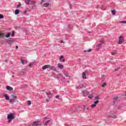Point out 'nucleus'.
I'll use <instances>...</instances> for the list:
<instances>
[{"mask_svg": "<svg viewBox=\"0 0 126 126\" xmlns=\"http://www.w3.org/2000/svg\"><path fill=\"white\" fill-rule=\"evenodd\" d=\"M61 43H64V42H63V41L62 40V41H61Z\"/></svg>", "mask_w": 126, "mask_h": 126, "instance_id": "obj_53", "label": "nucleus"}, {"mask_svg": "<svg viewBox=\"0 0 126 126\" xmlns=\"http://www.w3.org/2000/svg\"><path fill=\"white\" fill-rule=\"evenodd\" d=\"M20 6H21V3L19 2V4L17 5V7H20Z\"/></svg>", "mask_w": 126, "mask_h": 126, "instance_id": "obj_34", "label": "nucleus"}, {"mask_svg": "<svg viewBox=\"0 0 126 126\" xmlns=\"http://www.w3.org/2000/svg\"><path fill=\"white\" fill-rule=\"evenodd\" d=\"M9 101L10 103H14V102H15V99H14L13 98H11L9 99Z\"/></svg>", "mask_w": 126, "mask_h": 126, "instance_id": "obj_24", "label": "nucleus"}, {"mask_svg": "<svg viewBox=\"0 0 126 126\" xmlns=\"http://www.w3.org/2000/svg\"><path fill=\"white\" fill-rule=\"evenodd\" d=\"M97 47V49H101L102 48V45L101 44H98Z\"/></svg>", "mask_w": 126, "mask_h": 126, "instance_id": "obj_29", "label": "nucleus"}, {"mask_svg": "<svg viewBox=\"0 0 126 126\" xmlns=\"http://www.w3.org/2000/svg\"><path fill=\"white\" fill-rule=\"evenodd\" d=\"M28 105H31V101L28 100Z\"/></svg>", "mask_w": 126, "mask_h": 126, "instance_id": "obj_39", "label": "nucleus"}, {"mask_svg": "<svg viewBox=\"0 0 126 126\" xmlns=\"http://www.w3.org/2000/svg\"><path fill=\"white\" fill-rule=\"evenodd\" d=\"M49 4H50L49 3H45L43 4V6L44 7H47V6H49Z\"/></svg>", "mask_w": 126, "mask_h": 126, "instance_id": "obj_26", "label": "nucleus"}, {"mask_svg": "<svg viewBox=\"0 0 126 126\" xmlns=\"http://www.w3.org/2000/svg\"><path fill=\"white\" fill-rule=\"evenodd\" d=\"M100 43H101V44H104V43H105V40H104V39L101 38L100 41H99Z\"/></svg>", "mask_w": 126, "mask_h": 126, "instance_id": "obj_27", "label": "nucleus"}, {"mask_svg": "<svg viewBox=\"0 0 126 126\" xmlns=\"http://www.w3.org/2000/svg\"><path fill=\"white\" fill-rule=\"evenodd\" d=\"M56 98H57V99H59V98H60V95H56Z\"/></svg>", "mask_w": 126, "mask_h": 126, "instance_id": "obj_45", "label": "nucleus"}, {"mask_svg": "<svg viewBox=\"0 0 126 126\" xmlns=\"http://www.w3.org/2000/svg\"><path fill=\"white\" fill-rule=\"evenodd\" d=\"M120 23H123L124 24L126 23V21H120Z\"/></svg>", "mask_w": 126, "mask_h": 126, "instance_id": "obj_37", "label": "nucleus"}, {"mask_svg": "<svg viewBox=\"0 0 126 126\" xmlns=\"http://www.w3.org/2000/svg\"><path fill=\"white\" fill-rule=\"evenodd\" d=\"M119 69H120V67L118 68L117 69H116L115 71H118L119 70Z\"/></svg>", "mask_w": 126, "mask_h": 126, "instance_id": "obj_46", "label": "nucleus"}, {"mask_svg": "<svg viewBox=\"0 0 126 126\" xmlns=\"http://www.w3.org/2000/svg\"><path fill=\"white\" fill-rule=\"evenodd\" d=\"M16 49H18V46H16Z\"/></svg>", "mask_w": 126, "mask_h": 126, "instance_id": "obj_52", "label": "nucleus"}, {"mask_svg": "<svg viewBox=\"0 0 126 126\" xmlns=\"http://www.w3.org/2000/svg\"><path fill=\"white\" fill-rule=\"evenodd\" d=\"M46 94L48 96V98H52V97L53 96V94H52V93L51 92H46Z\"/></svg>", "mask_w": 126, "mask_h": 126, "instance_id": "obj_6", "label": "nucleus"}, {"mask_svg": "<svg viewBox=\"0 0 126 126\" xmlns=\"http://www.w3.org/2000/svg\"><path fill=\"white\" fill-rule=\"evenodd\" d=\"M119 99V96H114L113 98V103L115 104V103L117 101H118V99Z\"/></svg>", "mask_w": 126, "mask_h": 126, "instance_id": "obj_16", "label": "nucleus"}, {"mask_svg": "<svg viewBox=\"0 0 126 126\" xmlns=\"http://www.w3.org/2000/svg\"><path fill=\"white\" fill-rule=\"evenodd\" d=\"M31 9H34V7L33 6H32V7H31Z\"/></svg>", "mask_w": 126, "mask_h": 126, "instance_id": "obj_47", "label": "nucleus"}, {"mask_svg": "<svg viewBox=\"0 0 126 126\" xmlns=\"http://www.w3.org/2000/svg\"><path fill=\"white\" fill-rule=\"evenodd\" d=\"M30 3H31V4L32 5H34V4H35L36 2H35V1H34L33 0H32L30 1Z\"/></svg>", "mask_w": 126, "mask_h": 126, "instance_id": "obj_19", "label": "nucleus"}, {"mask_svg": "<svg viewBox=\"0 0 126 126\" xmlns=\"http://www.w3.org/2000/svg\"><path fill=\"white\" fill-rule=\"evenodd\" d=\"M87 109L88 110V108H87Z\"/></svg>", "mask_w": 126, "mask_h": 126, "instance_id": "obj_57", "label": "nucleus"}, {"mask_svg": "<svg viewBox=\"0 0 126 126\" xmlns=\"http://www.w3.org/2000/svg\"><path fill=\"white\" fill-rule=\"evenodd\" d=\"M21 63L22 64H25V63H27V61L23 60H21Z\"/></svg>", "mask_w": 126, "mask_h": 126, "instance_id": "obj_23", "label": "nucleus"}, {"mask_svg": "<svg viewBox=\"0 0 126 126\" xmlns=\"http://www.w3.org/2000/svg\"><path fill=\"white\" fill-rule=\"evenodd\" d=\"M117 54V51L116 50H114L113 52L111 53L112 56H115Z\"/></svg>", "mask_w": 126, "mask_h": 126, "instance_id": "obj_28", "label": "nucleus"}, {"mask_svg": "<svg viewBox=\"0 0 126 126\" xmlns=\"http://www.w3.org/2000/svg\"><path fill=\"white\" fill-rule=\"evenodd\" d=\"M49 68L50 69H52L53 71H57V69L54 66H51L49 65Z\"/></svg>", "mask_w": 126, "mask_h": 126, "instance_id": "obj_11", "label": "nucleus"}, {"mask_svg": "<svg viewBox=\"0 0 126 126\" xmlns=\"http://www.w3.org/2000/svg\"><path fill=\"white\" fill-rule=\"evenodd\" d=\"M11 96L12 98H14V99H16V98H17V96L16 95H14V94H11Z\"/></svg>", "mask_w": 126, "mask_h": 126, "instance_id": "obj_31", "label": "nucleus"}, {"mask_svg": "<svg viewBox=\"0 0 126 126\" xmlns=\"http://www.w3.org/2000/svg\"><path fill=\"white\" fill-rule=\"evenodd\" d=\"M7 43L8 44H12V43H13V39L12 38H9L7 40Z\"/></svg>", "mask_w": 126, "mask_h": 126, "instance_id": "obj_9", "label": "nucleus"}, {"mask_svg": "<svg viewBox=\"0 0 126 126\" xmlns=\"http://www.w3.org/2000/svg\"><path fill=\"white\" fill-rule=\"evenodd\" d=\"M84 86H83V84L80 85L79 86H76V89H82V88H84Z\"/></svg>", "mask_w": 126, "mask_h": 126, "instance_id": "obj_10", "label": "nucleus"}, {"mask_svg": "<svg viewBox=\"0 0 126 126\" xmlns=\"http://www.w3.org/2000/svg\"><path fill=\"white\" fill-rule=\"evenodd\" d=\"M63 74L65 75V76L66 77V78L64 77V78L65 79H68V78H69V77L68 76V73H67V72L65 71L63 72Z\"/></svg>", "mask_w": 126, "mask_h": 126, "instance_id": "obj_7", "label": "nucleus"}, {"mask_svg": "<svg viewBox=\"0 0 126 126\" xmlns=\"http://www.w3.org/2000/svg\"><path fill=\"white\" fill-rule=\"evenodd\" d=\"M14 119H15V116H14V114L10 113L9 114H8L7 119L8 120V123L9 124H10V123H11V121H12V120H14Z\"/></svg>", "mask_w": 126, "mask_h": 126, "instance_id": "obj_1", "label": "nucleus"}, {"mask_svg": "<svg viewBox=\"0 0 126 126\" xmlns=\"http://www.w3.org/2000/svg\"><path fill=\"white\" fill-rule=\"evenodd\" d=\"M82 77L83 79H86V73L85 72H83Z\"/></svg>", "mask_w": 126, "mask_h": 126, "instance_id": "obj_15", "label": "nucleus"}, {"mask_svg": "<svg viewBox=\"0 0 126 126\" xmlns=\"http://www.w3.org/2000/svg\"><path fill=\"white\" fill-rule=\"evenodd\" d=\"M95 100H99L100 99V98L99 97V96H96L95 97Z\"/></svg>", "mask_w": 126, "mask_h": 126, "instance_id": "obj_35", "label": "nucleus"}, {"mask_svg": "<svg viewBox=\"0 0 126 126\" xmlns=\"http://www.w3.org/2000/svg\"><path fill=\"white\" fill-rule=\"evenodd\" d=\"M33 126H42V124L39 121H34L32 124Z\"/></svg>", "mask_w": 126, "mask_h": 126, "instance_id": "obj_3", "label": "nucleus"}, {"mask_svg": "<svg viewBox=\"0 0 126 126\" xmlns=\"http://www.w3.org/2000/svg\"><path fill=\"white\" fill-rule=\"evenodd\" d=\"M63 56H61L60 57V61H61V60H63Z\"/></svg>", "mask_w": 126, "mask_h": 126, "instance_id": "obj_42", "label": "nucleus"}, {"mask_svg": "<svg viewBox=\"0 0 126 126\" xmlns=\"http://www.w3.org/2000/svg\"><path fill=\"white\" fill-rule=\"evenodd\" d=\"M3 97H5V99L9 101L10 99H9V96L6 95V94H3Z\"/></svg>", "mask_w": 126, "mask_h": 126, "instance_id": "obj_17", "label": "nucleus"}, {"mask_svg": "<svg viewBox=\"0 0 126 126\" xmlns=\"http://www.w3.org/2000/svg\"><path fill=\"white\" fill-rule=\"evenodd\" d=\"M99 103V101L96 100L94 102V104L92 105V108H95L96 107V105Z\"/></svg>", "mask_w": 126, "mask_h": 126, "instance_id": "obj_12", "label": "nucleus"}, {"mask_svg": "<svg viewBox=\"0 0 126 126\" xmlns=\"http://www.w3.org/2000/svg\"><path fill=\"white\" fill-rule=\"evenodd\" d=\"M58 67L60 69H63V65L60 63L58 64Z\"/></svg>", "mask_w": 126, "mask_h": 126, "instance_id": "obj_13", "label": "nucleus"}, {"mask_svg": "<svg viewBox=\"0 0 126 126\" xmlns=\"http://www.w3.org/2000/svg\"><path fill=\"white\" fill-rule=\"evenodd\" d=\"M6 89L7 90H8V91H12L13 90V88H12L9 86H7L6 87Z\"/></svg>", "mask_w": 126, "mask_h": 126, "instance_id": "obj_8", "label": "nucleus"}, {"mask_svg": "<svg viewBox=\"0 0 126 126\" xmlns=\"http://www.w3.org/2000/svg\"><path fill=\"white\" fill-rule=\"evenodd\" d=\"M33 65H35V63L34 62H32V63H30L29 66L31 67V66H33Z\"/></svg>", "mask_w": 126, "mask_h": 126, "instance_id": "obj_21", "label": "nucleus"}, {"mask_svg": "<svg viewBox=\"0 0 126 126\" xmlns=\"http://www.w3.org/2000/svg\"><path fill=\"white\" fill-rule=\"evenodd\" d=\"M60 61H61V62H62L63 63H64V59H63L61 60Z\"/></svg>", "mask_w": 126, "mask_h": 126, "instance_id": "obj_43", "label": "nucleus"}, {"mask_svg": "<svg viewBox=\"0 0 126 126\" xmlns=\"http://www.w3.org/2000/svg\"><path fill=\"white\" fill-rule=\"evenodd\" d=\"M124 43V37L120 36L119 39L118 44H123Z\"/></svg>", "mask_w": 126, "mask_h": 126, "instance_id": "obj_4", "label": "nucleus"}, {"mask_svg": "<svg viewBox=\"0 0 126 126\" xmlns=\"http://www.w3.org/2000/svg\"><path fill=\"white\" fill-rule=\"evenodd\" d=\"M58 77H63V74L62 73H59L58 76H57Z\"/></svg>", "mask_w": 126, "mask_h": 126, "instance_id": "obj_32", "label": "nucleus"}, {"mask_svg": "<svg viewBox=\"0 0 126 126\" xmlns=\"http://www.w3.org/2000/svg\"><path fill=\"white\" fill-rule=\"evenodd\" d=\"M11 36L12 37H13V36H14V32H12V33H11Z\"/></svg>", "mask_w": 126, "mask_h": 126, "instance_id": "obj_40", "label": "nucleus"}, {"mask_svg": "<svg viewBox=\"0 0 126 126\" xmlns=\"http://www.w3.org/2000/svg\"><path fill=\"white\" fill-rule=\"evenodd\" d=\"M6 63H7V62L6 61H5Z\"/></svg>", "mask_w": 126, "mask_h": 126, "instance_id": "obj_56", "label": "nucleus"}, {"mask_svg": "<svg viewBox=\"0 0 126 126\" xmlns=\"http://www.w3.org/2000/svg\"><path fill=\"white\" fill-rule=\"evenodd\" d=\"M107 85V84L106 83H104L102 85V87H105Z\"/></svg>", "mask_w": 126, "mask_h": 126, "instance_id": "obj_38", "label": "nucleus"}, {"mask_svg": "<svg viewBox=\"0 0 126 126\" xmlns=\"http://www.w3.org/2000/svg\"><path fill=\"white\" fill-rule=\"evenodd\" d=\"M92 49H90L88 50H84V53H87V52L88 53H90V52H92Z\"/></svg>", "mask_w": 126, "mask_h": 126, "instance_id": "obj_25", "label": "nucleus"}, {"mask_svg": "<svg viewBox=\"0 0 126 126\" xmlns=\"http://www.w3.org/2000/svg\"><path fill=\"white\" fill-rule=\"evenodd\" d=\"M70 26L69 25V26H68V27H69Z\"/></svg>", "mask_w": 126, "mask_h": 126, "instance_id": "obj_55", "label": "nucleus"}, {"mask_svg": "<svg viewBox=\"0 0 126 126\" xmlns=\"http://www.w3.org/2000/svg\"><path fill=\"white\" fill-rule=\"evenodd\" d=\"M50 122H51V120H47L45 122L44 125H45V126H47V125H48V124H49V123H50Z\"/></svg>", "mask_w": 126, "mask_h": 126, "instance_id": "obj_20", "label": "nucleus"}, {"mask_svg": "<svg viewBox=\"0 0 126 126\" xmlns=\"http://www.w3.org/2000/svg\"><path fill=\"white\" fill-rule=\"evenodd\" d=\"M15 14L16 15H17V14H19V9H16L15 11Z\"/></svg>", "mask_w": 126, "mask_h": 126, "instance_id": "obj_22", "label": "nucleus"}, {"mask_svg": "<svg viewBox=\"0 0 126 126\" xmlns=\"http://www.w3.org/2000/svg\"><path fill=\"white\" fill-rule=\"evenodd\" d=\"M2 18H3V15L0 14V19H2Z\"/></svg>", "mask_w": 126, "mask_h": 126, "instance_id": "obj_36", "label": "nucleus"}, {"mask_svg": "<svg viewBox=\"0 0 126 126\" xmlns=\"http://www.w3.org/2000/svg\"><path fill=\"white\" fill-rule=\"evenodd\" d=\"M69 6H70V8H71V4H69Z\"/></svg>", "mask_w": 126, "mask_h": 126, "instance_id": "obj_51", "label": "nucleus"}, {"mask_svg": "<svg viewBox=\"0 0 126 126\" xmlns=\"http://www.w3.org/2000/svg\"><path fill=\"white\" fill-rule=\"evenodd\" d=\"M12 77H13V78L14 77V75H13V76H12Z\"/></svg>", "mask_w": 126, "mask_h": 126, "instance_id": "obj_54", "label": "nucleus"}, {"mask_svg": "<svg viewBox=\"0 0 126 126\" xmlns=\"http://www.w3.org/2000/svg\"><path fill=\"white\" fill-rule=\"evenodd\" d=\"M76 111H77V109H76L73 110V112H76Z\"/></svg>", "mask_w": 126, "mask_h": 126, "instance_id": "obj_48", "label": "nucleus"}, {"mask_svg": "<svg viewBox=\"0 0 126 126\" xmlns=\"http://www.w3.org/2000/svg\"><path fill=\"white\" fill-rule=\"evenodd\" d=\"M43 92H44V90H42Z\"/></svg>", "mask_w": 126, "mask_h": 126, "instance_id": "obj_58", "label": "nucleus"}, {"mask_svg": "<svg viewBox=\"0 0 126 126\" xmlns=\"http://www.w3.org/2000/svg\"><path fill=\"white\" fill-rule=\"evenodd\" d=\"M49 67L50 65H45L43 66L42 69H43V70H45V69H47V68H49Z\"/></svg>", "mask_w": 126, "mask_h": 126, "instance_id": "obj_14", "label": "nucleus"}, {"mask_svg": "<svg viewBox=\"0 0 126 126\" xmlns=\"http://www.w3.org/2000/svg\"><path fill=\"white\" fill-rule=\"evenodd\" d=\"M31 1L30 0H25V3L26 4H27V5H29Z\"/></svg>", "mask_w": 126, "mask_h": 126, "instance_id": "obj_18", "label": "nucleus"}, {"mask_svg": "<svg viewBox=\"0 0 126 126\" xmlns=\"http://www.w3.org/2000/svg\"><path fill=\"white\" fill-rule=\"evenodd\" d=\"M88 94H89V93L88 91H84L82 92V95L84 97H86Z\"/></svg>", "mask_w": 126, "mask_h": 126, "instance_id": "obj_5", "label": "nucleus"}, {"mask_svg": "<svg viewBox=\"0 0 126 126\" xmlns=\"http://www.w3.org/2000/svg\"><path fill=\"white\" fill-rule=\"evenodd\" d=\"M93 95H92V94H90L89 96H88V98H89L90 99H92L93 98Z\"/></svg>", "mask_w": 126, "mask_h": 126, "instance_id": "obj_33", "label": "nucleus"}, {"mask_svg": "<svg viewBox=\"0 0 126 126\" xmlns=\"http://www.w3.org/2000/svg\"><path fill=\"white\" fill-rule=\"evenodd\" d=\"M44 121H47V117L44 118Z\"/></svg>", "mask_w": 126, "mask_h": 126, "instance_id": "obj_49", "label": "nucleus"}, {"mask_svg": "<svg viewBox=\"0 0 126 126\" xmlns=\"http://www.w3.org/2000/svg\"><path fill=\"white\" fill-rule=\"evenodd\" d=\"M46 102H49V99H46Z\"/></svg>", "mask_w": 126, "mask_h": 126, "instance_id": "obj_50", "label": "nucleus"}, {"mask_svg": "<svg viewBox=\"0 0 126 126\" xmlns=\"http://www.w3.org/2000/svg\"><path fill=\"white\" fill-rule=\"evenodd\" d=\"M44 1H45V0H41V2L40 3V4H42V3L44 2Z\"/></svg>", "mask_w": 126, "mask_h": 126, "instance_id": "obj_44", "label": "nucleus"}, {"mask_svg": "<svg viewBox=\"0 0 126 126\" xmlns=\"http://www.w3.org/2000/svg\"><path fill=\"white\" fill-rule=\"evenodd\" d=\"M6 37V38H9L10 37V33H8L7 35H5L4 33L0 32V38H3Z\"/></svg>", "mask_w": 126, "mask_h": 126, "instance_id": "obj_2", "label": "nucleus"}, {"mask_svg": "<svg viewBox=\"0 0 126 126\" xmlns=\"http://www.w3.org/2000/svg\"><path fill=\"white\" fill-rule=\"evenodd\" d=\"M111 12H112V14H113V15H115V14H116V10H112Z\"/></svg>", "mask_w": 126, "mask_h": 126, "instance_id": "obj_30", "label": "nucleus"}, {"mask_svg": "<svg viewBox=\"0 0 126 126\" xmlns=\"http://www.w3.org/2000/svg\"><path fill=\"white\" fill-rule=\"evenodd\" d=\"M110 117H111V118H114V119H116V118H117L116 116H114V115H111Z\"/></svg>", "mask_w": 126, "mask_h": 126, "instance_id": "obj_41", "label": "nucleus"}]
</instances>
